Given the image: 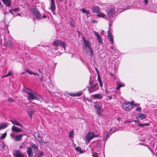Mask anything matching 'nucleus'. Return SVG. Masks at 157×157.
I'll return each instance as SVG.
<instances>
[{
  "label": "nucleus",
  "mask_w": 157,
  "mask_h": 157,
  "mask_svg": "<svg viewBox=\"0 0 157 157\" xmlns=\"http://www.w3.org/2000/svg\"><path fill=\"white\" fill-rule=\"evenodd\" d=\"M25 91L28 95L27 99L29 101L33 100H40L42 99L41 96L38 95L30 89H26Z\"/></svg>",
  "instance_id": "f257e3e1"
},
{
  "label": "nucleus",
  "mask_w": 157,
  "mask_h": 157,
  "mask_svg": "<svg viewBox=\"0 0 157 157\" xmlns=\"http://www.w3.org/2000/svg\"><path fill=\"white\" fill-rule=\"evenodd\" d=\"M84 46L85 47V51L91 57L93 56V50L91 45L88 40H86L85 38L83 39Z\"/></svg>",
  "instance_id": "f03ea898"
},
{
  "label": "nucleus",
  "mask_w": 157,
  "mask_h": 157,
  "mask_svg": "<svg viewBox=\"0 0 157 157\" xmlns=\"http://www.w3.org/2000/svg\"><path fill=\"white\" fill-rule=\"evenodd\" d=\"M38 149V147L37 145H35L33 143L31 144L27 148V152L28 154V155L29 157H31L33 155V152H36Z\"/></svg>",
  "instance_id": "7ed1b4c3"
},
{
  "label": "nucleus",
  "mask_w": 157,
  "mask_h": 157,
  "mask_svg": "<svg viewBox=\"0 0 157 157\" xmlns=\"http://www.w3.org/2000/svg\"><path fill=\"white\" fill-rule=\"evenodd\" d=\"M90 87L88 90L90 93H92L99 89L98 84L94 81H91L89 82Z\"/></svg>",
  "instance_id": "20e7f679"
},
{
  "label": "nucleus",
  "mask_w": 157,
  "mask_h": 157,
  "mask_svg": "<svg viewBox=\"0 0 157 157\" xmlns=\"http://www.w3.org/2000/svg\"><path fill=\"white\" fill-rule=\"evenodd\" d=\"M31 12L34 13L35 16L36 17V19L37 20H39L42 18H45L46 17V16L45 15H44L43 16L41 15L40 12L36 8H33L31 10Z\"/></svg>",
  "instance_id": "39448f33"
},
{
  "label": "nucleus",
  "mask_w": 157,
  "mask_h": 157,
  "mask_svg": "<svg viewBox=\"0 0 157 157\" xmlns=\"http://www.w3.org/2000/svg\"><path fill=\"white\" fill-rule=\"evenodd\" d=\"M53 45L54 46V49L57 50L58 49V46L59 45L61 46L65 50L66 48V44L65 43L59 40H55L53 43Z\"/></svg>",
  "instance_id": "423d86ee"
},
{
  "label": "nucleus",
  "mask_w": 157,
  "mask_h": 157,
  "mask_svg": "<svg viewBox=\"0 0 157 157\" xmlns=\"http://www.w3.org/2000/svg\"><path fill=\"white\" fill-rule=\"evenodd\" d=\"M132 103V101L131 103L127 101L124 102L122 104V107L126 111L130 110L133 107Z\"/></svg>",
  "instance_id": "0eeeda50"
},
{
  "label": "nucleus",
  "mask_w": 157,
  "mask_h": 157,
  "mask_svg": "<svg viewBox=\"0 0 157 157\" xmlns=\"http://www.w3.org/2000/svg\"><path fill=\"white\" fill-rule=\"evenodd\" d=\"M115 8L113 6H111L108 10H106V12L109 18L114 17L115 15Z\"/></svg>",
  "instance_id": "6e6552de"
},
{
  "label": "nucleus",
  "mask_w": 157,
  "mask_h": 157,
  "mask_svg": "<svg viewBox=\"0 0 157 157\" xmlns=\"http://www.w3.org/2000/svg\"><path fill=\"white\" fill-rule=\"evenodd\" d=\"M98 136L97 135H94L93 132H89L85 136L86 141V142L89 143L93 138L97 137Z\"/></svg>",
  "instance_id": "1a4fd4ad"
},
{
  "label": "nucleus",
  "mask_w": 157,
  "mask_h": 157,
  "mask_svg": "<svg viewBox=\"0 0 157 157\" xmlns=\"http://www.w3.org/2000/svg\"><path fill=\"white\" fill-rule=\"evenodd\" d=\"M50 9L52 10V13L55 14V10H56V6L54 0H51L50 3Z\"/></svg>",
  "instance_id": "9d476101"
},
{
  "label": "nucleus",
  "mask_w": 157,
  "mask_h": 157,
  "mask_svg": "<svg viewBox=\"0 0 157 157\" xmlns=\"http://www.w3.org/2000/svg\"><path fill=\"white\" fill-rule=\"evenodd\" d=\"M94 107L96 109L98 114L100 116L101 112L102 111L101 106L98 104L94 105Z\"/></svg>",
  "instance_id": "9b49d317"
},
{
  "label": "nucleus",
  "mask_w": 157,
  "mask_h": 157,
  "mask_svg": "<svg viewBox=\"0 0 157 157\" xmlns=\"http://www.w3.org/2000/svg\"><path fill=\"white\" fill-rule=\"evenodd\" d=\"M14 155L16 157H23L24 154L21 153L19 150H15L14 152Z\"/></svg>",
  "instance_id": "f8f14e48"
},
{
  "label": "nucleus",
  "mask_w": 157,
  "mask_h": 157,
  "mask_svg": "<svg viewBox=\"0 0 157 157\" xmlns=\"http://www.w3.org/2000/svg\"><path fill=\"white\" fill-rule=\"evenodd\" d=\"M94 33L97 37V40L99 44H102V41L100 35L98 33L95 31L94 32Z\"/></svg>",
  "instance_id": "ddd939ff"
},
{
  "label": "nucleus",
  "mask_w": 157,
  "mask_h": 157,
  "mask_svg": "<svg viewBox=\"0 0 157 157\" xmlns=\"http://www.w3.org/2000/svg\"><path fill=\"white\" fill-rule=\"evenodd\" d=\"M97 16L98 17L104 18L107 20H109V17H107L105 14L101 12H99L97 14Z\"/></svg>",
  "instance_id": "4468645a"
},
{
  "label": "nucleus",
  "mask_w": 157,
  "mask_h": 157,
  "mask_svg": "<svg viewBox=\"0 0 157 157\" xmlns=\"http://www.w3.org/2000/svg\"><path fill=\"white\" fill-rule=\"evenodd\" d=\"M24 134L16 135L14 136V140L16 141H20L21 140L22 136Z\"/></svg>",
  "instance_id": "2eb2a0df"
},
{
  "label": "nucleus",
  "mask_w": 157,
  "mask_h": 157,
  "mask_svg": "<svg viewBox=\"0 0 157 157\" xmlns=\"http://www.w3.org/2000/svg\"><path fill=\"white\" fill-rule=\"evenodd\" d=\"M10 121L14 124H15L17 126H20L21 128H22L23 127V125L16 120H10Z\"/></svg>",
  "instance_id": "dca6fc26"
},
{
  "label": "nucleus",
  "mask_w": 157,
  "mask_h": 157,
  "mask_svg": "<svg viewBox=\"0 0 157 157\" xmlns=\"http://www.w3.org/2000/svg\"><path fill=\"white\" fill-rule=\"evenodd\" d=\"M93 97L95 99H100L103 98L102 95L100 94H94Z\"/></svg>",
  "instance_id": "f3484780"
},
{
  "label": "nucleus",
  "mask_w": 157,
  "mask_h": 157,
  "mask_svg": "<svg viewBox=\"0 0 157 157\" xmlns=\"http://www.w3.org/2000/svg\"><path fill=\"white\" fill-rule=\"evenodd\" d=\"M108 38H109L112 43H113V37L112 35L110 30H109L108 31Z\"/></svg>",
  "instance_id": "a211bd4d"
},
{
  "label": "nucleus",
  "mask_w": 157,
  "mask_h": 157,
  "mask_svg": "<svg viewBox=\"0 0 157 157\" xmlns=\"http://www.w3.org/2000/svg\"><path fill=\"white\" fill-rule=\"evenodd\" d=\"M12 130L13 131L17 132H21V130L14 126H13L12 128Z\"/></svg>",
  "instance_id": "6ab92c4d"
},
{
  "label": "nucleus",
  "mask_w": 157,
  "mask_h": 157,
  "mask_svg": "<svg viewBox=\"0 0 157 157\" xmlns=\"http://www.w3.org/2000/svg\"><path fill=\"white\" fill-rule=\"evenodd\" d=\"M34 113V110L31 109H29L27 110V113L29 116L32 118Z\"/></svg>",
  "instance_id": "aec40b11"
},
{
  "label": "nucleus",
  "mask_w": 157,
  "mask_h": 157,
  "mask_svg": "<svg viewBox=\"0 0 157 157\" xmlns=\"http://www.w3.org/2000/svg\"><path fill=\"white\" fill-rule=\"evenodd\" d=\"M2 2L8 7H10L11 5V2L10 0H2Z\"/></svg>",
  "instance_id": "412c9836"
},
{
  "label": "nucleus",
  "mask_w": 157,
  "mask_h": 157,
  "mask_svg": "<svg viewBox=\"0 0 157 157\" xmlns=\"http://www.w3.org/2000/svg\"><path fill=\"white\" fill-rule=\"evenodd\" d=\"M43 155V152L42 151H38L36 152L35 155V157H41Z\"/></svg>",
  "instance_id": "4be33fe9"
},
{
  "label": "nucleus",
  "mask_w": 157,
  "mask_h": 157,
  "mask_svg": "<svg viewBox=\"0 0 157 157\" xmlns=\"http://www.w3.org/2000/svg\"><path fill=\"white\" fill-rule=\"evenodd\" d=\"M8 126V124L6 123H0V130L6 128Z\"/></svg>",
  "instance_id": "5701e85b"
},
{
  "label": "nucleus",
  "mask_w": 157,
  "mask_h": 157,
  "mask_svg": "<svg viewBox=\"0 0 157 157\" xmlns=\"http://www.w3.org/2000/svg\"><path fill=\"white\" fill-rule=\"evenodd\" d=\"M92 9L94 13H98L99 11V8L98 7L93 6L92 7Z\"/></svg>",
  "instance_id": "b1692460"
},
{
  "label": "nucleus",
  "mask_w": 157,
  "mask_h": 157,
  "mask_svg": "<svg viewBox=\"0 0 157 157\" xmlns=\"http://www.w3.org/2000/svg\"><path fill=\"white\" fill-rule=\"evenodd\" d=\"M4 45L10 48L12 47V43L10 41H9L8 42H5Z\"/></svg>",
  "instance_id": "393cba45"
},
{
  "label": "nucleus",
  "mask_w": 157,
  "mask_h": 157,
  "mask_svg": "<svg viewBox=\"0 0 157 157\" xmlns=\"http://www.w3.org/2000/svg\"><path fill=\"white\" fill-rule=\"evenodd\" d=\"M25 71L30 75H35L39 76V75L38 73L33 72L29 70H25Z\"/></svg>",
  "instance_id": "a878e982"
},
{
  "label": "nucleus",
  "mask_w": 157,
  "mask_h": 157,
  "mask_svg": "<svg viewBox=\"0 0 157 157\" xmlns=\"http://www.w3.org/2000/svg\"><path fill=\"white\" fill-rule=\"evenodd\" d=\"M13 71H9V73L7 74L6 75H3L2 77V78H5L6 77H9L10 76H11L13 75Z\"/></svg>",
  "instance_id": "bb28decb"
},
{
  "label": "nucleus",
  "mask_w": 157,
  "mask_h": 157,
  "mask_svg": "<svg viewBox=\"0 0 157 157\" xmlns=\"http://www.w3.org/2000/svg\"><path fill=\"white\" fill-rule=\"evenodd\" d=\"M5 147L4 143L2 141H0V150H2Z\"/></svg>",
  "instance_id": "cd10ccee"
},
{
  "label": "nucleus",
  "mask_w": 157,
  "mask_h": 157,
  "mask_svg": "<svg viewBox=\"0 0 157 157\" xmlns=\"http://www.w3.org/2000/svg\"><path fill=\"white\" fill-rule=\"evenodd\" d=\"M82 94V93L81 92H80L78 93L75 94H70V95H71V96H73L74 97L75 96H77L78 97L81 95Z\"/></svg>",
  "instance_id": "c85d7f7f"
},
{
  "label": "nucleus",
  "mask_w": 157,
  "mask_h": 157,
  "mask_svg": "<svg viewBox=\"0 0 157 157\" xmlns=\"http://www.w3.org/2000/svg\"><path fill=\"white\" fill-rule=\"evenodd\" d=\"M146 114L143 113H140V120L146 118Z\"/></svg>",
  "instance_id": "c756f323"
},
{
  "label": "nucleus",
  "mask_w": 157,
  "mask_h": 157,
  "mask_svg": "<svg viewBox=\"0 0 157 157\" xmlns=\"http://www.w3.org/2000/svg\"><path fill=\"white\" fill-rule=\"evenodd\" d=\"M149 125V124L148 123H146L145 124H141L138 123V124H137V126H139L140 127H144V126H148Z\"/></svg>",
  "instance_id": "7c9ffc66"
},
{
  "label": "nucleus",
  "mask_w": 157,
  "mask_h": 157,
  "mask_svg": "<svg viewBox=\"0 0 157 157\" xmlns=\"http://www.w3.org/2000/svg\"><path fill=\"white\" fill-rule=\"evenodd\" d=\"M124 86V83H118L117 85V86L116 87L117 90H118L121 87H123Z\"/></svg>",
  "instance_id": "2f4dec72"
},
{
  "label": "nucleus",
  "mask_w": 157,
  "mask_h": 157,
  "mask_svg": "<svg viewBox=\"0 0 157 157\" xmlns=\"http://www.w3.org/2000/svg\"><path fill=\"white\" fill-rule=\"evenodd\" d=\"M81 10L83 13H85L86 14H89V12L84 8L81 9Z\"/></svg>",
  "instance_id": "473e14b6"
},
{
  "label": "nucleus",
  "mask_w": 157,
  "mask_h": 157,
  "mask_svg": "<svg viewBox=\"0 0 157 157\" xmlns=\"http://www.w3.org/2000/svg\"><path fill=\"white\" fill-rule=\"evenodd\" d=\"M74 131L72 130L71 132H70L69 133V137H73L74 136Z\"/></svg>",
  "instance_id": "72a5a7b5"
},
{
  "label": "nucleus",
  "mask_w": 157,
  "mask_h": 157,
  "mask_svg": "<svg viewBox=\"0 0 157 157\" xmlns=\"http://www.w3.org/2000/svg\"><path fill=\"white\" fill-rule=\"evenodd\" d=\"M98 81L99 82V84H100V86L101 87H102V82L101 80V78H100V77L99 75H98Z\"/></svg>",
  "instance_id": "f704fd0d"
},
{
  "label": "nucleus",
  "mask_w": 157,
  "mask_h": 157,
  "mask_svg": "<svg viewBox=\"0 0 157 157\" xmlns=\"http://www.w3.org/2000/svg\"><path fill=\"white\" fill-rule=\"evenodd\" d=\"M75 150L76 151L79 152L80 153H82L84 152L82 150L81 148L79 147H76Z\"/></svg>",
  "instance_id": "c9c22d12"
},
{
  "label": "nucleus",
  "mask_w": 157,
  "mask_h": 157,
  "mask_svg": "<svg viewBox=\"0 0 157 157\" xmlns=\"http://www.w3.org/2000/svg\"><path fill=\"white\" fill-rule=\"evenodd\" d=\"M6 132H5L4 134H2L1 135V136L0 137L1 139H4L5 138V137H6Z\"/></svg>",
  "instance_id": "e433bc0d"
},
{
  "label": "nucleus",
  "mask_w": 157,
  "mask_h": 157,
  "mask_svg": "<svg viewBox=\"0 0 157 157\" xmlns=\"http://www.w3.org/2000/svg\"><path fill=\"white\" fill-rule=\"evenodd\" d=\"M109 136H108V133H107L106 134V136H104L103 137V139L104 140L105 142V141L107 139V138H108Z\"/></svg>",
  "instance_id": "4c0bfd02"
},
{
  "label": "nucleus",
  "mask_w": 157,
  "mask_h": 157,
  "mask_svg": "<svg viewBox=\"0 0 157 157\" xmlns=\"http://www.w3.org/2000/svg\"><path fill=\"white\" fill-rule=\"evenodd\" d=\"M92 156L93 157H98V154L96 152H93Z\"/></svg>",
  "instance_id": "58836bf2"
},
{
  "label": "nucleus",
  "mask_w": 157,
  "mask_h": 157,
  "mask_svg": "<svg viewBox=\"0 0 157 157\" xmlns=\"http://www.w3.org/2000/svg\"><path fill=\"white\" fill-rule=\"evenodd\" d=\"M8 101L10 102H13L14 101V100L11 98H8Z\"/></svg>",
  "instance_id": "ea45409f"
},
{
  "label": "nucleus",
  "mask_w": 157,
  "mask_h": 157,
  "mask_svg": "<svg viewBox=\"0 0 157 157\" xmlns=\"http://www.w3.org/2000/svg\"><path fill=\"white\" fill-rule=\"evenodd\" d=\"M136 110L137 111H138L141 112V108L140 107H138L136 108Z\"/></svg>",
  "instance_id": "a19ab883"
},
{
  "label": "nucleus",
  "mask_w": 157,
  "mask_h": 157,
  "mask_svg": "<svg viewBox=\"0 0 157 157\" xmlns=\"http://www.w3.org/2000/svg\"><path fill=\"white\" fill-rule=\"evenodd\" d=\"M109 21V30H110V27L112 25V22H110V21H109V20H108Z\"/></svg>",
  "instance_id": "79ce46f5"
},
{
  "label": "nucleus",
  "mask_w": 157,
  "mask_h": 157,
  "mask_svg": "<svg viewBox=\"0 0 157 157\" xmlns=\"http://www.w3.org/2000/svg\"><path fill=\"white\" fill-rule=\"evenodd\" d=\"M135 117L137 119H140V113L136 114Z\"/></svg>",
  "instance_id": "37998d69"
},
{
  "label": "nucleus",
  "mask_w": 157,
  "mask_h": 157,
  "mask_svg": "<svg viewBox=\"0 0 157 157\" xmlns=\"http://www.w3.org/2000/svg\"><path fill=\"white\" fill-rule=\"evenodd\" d=\"M132 121L135 122L136 123H137L138 124V123H139L140 122L139 120H132Z\"/></svg>",
  "instance_id": "c03bdc74"
},
{
  "label": "nucleus",
  "mask_w": 157,
  "mask_h": 157,
  "mask_svg": "<svg viewBox=\"0 0 157 157\" xmlns=\"http://www.w3.org/2000/svg\"><path fill=\"white\" fill-rule=\"evenodd\" d=\"M92 23H97L98 22V21L97 20H94L92 21Z\"/></svg>",
  "instance_id": "a18cd8bd"
},
{
  "label": "nucleus",
  "mask_w": 157,
  "mask_h": 157,
  "mask_svg": "<svg viewBox=\"0 0 157 157\" xmlns=\"http://www.w3.org/2000/svg\"><path fill=\"white\" fill-rule=\"evenodd\" d=\"M74 23V21L73 20H72L71 21V25L72 26H74V25L73 24Z\"/></svg>",
  "instance_id": "49530a36"
},
{
  "label": "nucleus",
  "mask_w": 157,
  "mask_h": 157,
  "mask_svg": "<svg viewBox=\"0 0 157 157\" xmlns=\"http://www.w3.org/2000/svg\"><path fill=\"white\" fill-rule=\"evenodd\" d=\"M10 136L13 139H14V134H13V133L11 134Z\"/></svg>",
  "instance_id": "de8ad7c7"
},
{
  "label": "nucleus",
  "mask_w": 157,
  "mask_h": 157,
  "mask_svg": "<svg viewBox=\"0 0 157 157\" xmlns=\"http://www.w3.org/2000/svg\"><path fill=\"white\" fill-rule=\"evenodd\" d=\"M13 11L14 12H17L18 11L19 9L18 8H15L14 9H12Z\"/></svg>",
  "instance_id": "09e8293b"
},
{
  "label": "nucleus",
  "mask_w": 157,
  "mask_h": 157,
  "mask_svg": "<svg viewBox=\"0 0 157 157\" xmlns=\"http://www.w3.org/2000/svg\"><path fill=\"white\" fill-rule=\"evenodd\" d=\"M132 122V121H128V120H126L125 121V123H129V122Z\"/></svg>",
  "instance_id": "8fccbe9b"
},
{
  "label": "nucleus",
  "mask_w": 157,
  "mask_h": 157,
  "mask_svg": "<svg viewBox=\"0 0 157 157\" xmlns=\"http://www.w3.org/2000/svg\"><path fill=\"white\" fill-rule=\"evenodd\" d=\"M148 0H144V2L145 4H148Z\"/></svg>",
  "instance_id": "3c124183"
},
{
  "label": "nucleus",
  "mask_w": 157,
  "mask_h": 157,
  "mask_svg": "<svg viewBox=\"0 0 157 157\" xmlns=\"http://www.w3.org/2000/svg\"><path fill=\"white\" fill-rule=\"evenodd\" d=\"M132 104L134 105L135 106H138L140 105V104H134L133 102L132 103Z\"/></svg>",
  "instance_id": "603ef678"
},
{
  "label": "nucleus",
  "mask_w": 157,
  "mask_h": 157,
  "mask_svg": "<svg viewBox=\"0 0 157 157\" xmlns=\"http://www.w3.org/2000/svg\"><path fill=\"white\" fill-rule=\"evenodd\" d=\"M13 11V10H9V12L12 14H13V12H12Z\"/></svg>",
  "instance_id": "864d4df0"
},
{
  "label": "nucleus",
  "mask_w": 157,
  "mask_h": 157,
  "mask_svg": "<svg viewBox=\"0 0 157 157\" xmlns=\"http://www.w3.org/2000/svg\"><path fill=\"white\" fill-rule=\"evenodd\" d=\"M40 79L41 81H43V76H42L41 78H40Z\"/></svg>",
  "instance_id": "5fc2aeb1"
},
{
  "label": "nucleus",
  "mask_w": 157,
  "mask_h": 157,
  "mask_svg": "<svg viewBox=\"0 0 157 157\" xmlns=\"http://www.w3.org/2000/svg\"><path fill=\"white\" fill-rule=\"evenodd\" d=\"M117 119L118 121H119L120 120H121V118L119 117H118L117 118Z\"/></svg>",
  "instance_id": "6e6d98bb"
},
{
  "label": "nucleus",
  "mask_w": 157,
  "mask_h": 157,
  "mask_svg": "<svg viewBox=\"0 0 157 157\" xmlns=\"http://www.w3.org/2000/svg\"><path fill=\"white\" fill-rule=\"evenodd\" d=\"M2 3L1 2H0V8L2 7Z\"/></svg>",
  "instance_id": "4d7b16f0"
},
{
  "label": "nucleus",
  "mask_w": 157,
  "mask_h": 157,
  "mask_svg": "<svg viewBox=\"0 0 157 157\" xmlns=\"http://www.w3.org/2000/svg\"><path fill=\"white\" fill-rule=\"evenodd\" d=\"M23 147L22 146H19V148L20 149H22Z\"/></svg>",
  "instance_id": "13d9d810"
},
{
  "label": "nucleus",
  "mask_w": 157,
  "mask_h": 157,
  "mask_svg": "<svg viewBox=\"0 0 157 157\" xmlns=\"http://www.w3.org/2000/svg\"><path fill=\"white\" fill-rule=\"evenodd\" d=\"M37 71L39 72H40V73L41 72V70L40 69H38L37 70Z\"/></svg>",
  "instance_id": "bf43d9fd"
},
{
  "label": "nucleus",
  "mask_w": 157,
  "mask_h": 157,
  "mask_svg": "<svg viewBox=\"0 0 157 157\" xmlns=\"http://www.w3.org/2000/svg\"><path fill=\"white\" fill-rule=\"evenodd\" d=\"M112 96H110V97H109V100H111L112 99Z\"/></svg>",
  "instance_id": "052dcab7"
},
{
  "label": "nucleus",
  "mask_w": 157,
  "mask_h": 157,
  "mask_svg": "<svg viewBox=\"0 0 157 157\" xmlns=\"http://www.w3.org/2000/svg\"><path fill=\"white\" fill-rule=\"evenodd\" d=\"M17 15L18 16H21V14H20V13H17Z\"/></svg>",
  "instance_id": "680f3d73"
},
{
  "label": "nucleus",
  "mask_w": 157,
  "mask_h": 157,
  "mask_svg": "<svg viewBox=\"0 0 157 157\" xmlns=\"http://www.w3.org/2000/svg\"><path fill=\"white\" fill-rule=\"evenodd\" d=\"M8 25H6L5 26V28H8Z\"/></svg>",
  "instance_id": "e2e57ef3"
},
{
  "label": "nucleus",
  "mask_w": 157,
  "mask_h": 157,
  "mask_svg": "<svg viewBox=\"0 0 157 157\" xmlns=\"http://www.w3.org/2000/svg\"><path fill=\"white\" fill-rule=\"evenodd\" d=\"M112 129H110V130H109V132H111V131H112Z\"/></svg>",
  "instance_id": "0e129e2a"
},
{
  "label": "nucleus",
  "mask_w": 157,
  "mask_h": 157,
  "mask_svg": "<svg viewBox=\"0 0 157 157\" xmlns=\"http://www.w3.org/2000/svg\"><path fill=\"white\" fill-rule=\"evenodd\" d=\"M25 74V73H24V72H22V73H21V75H22V74Z\"/></svg>",
  "instance_id": "69168bd1"
},
{
  "label": "nucleus",
  "mask_w": 157,
  "mask_h": 157,
  "mask_svg": "<svg viewBox=\"0 0 157 157\" xmlns=\"http://www.w3.org/2000/svg\"><path fill=\"white\" fill-rule=\"evenodd\" d=\"M105 91H106V94H107L108 93V92H107V91L106 90H105Z\"/></svg>",
  "instance_id": "338daca9"
},
{
  "label": "nucleus",
  "mask_w": 157,
  "mask_h": 157,
  "mask_svg": "<svg viewBox=\"0 0 157 157\" xmlns=\"http://www.w3.org/2000/svg\"><path fill=\"white\" fill-rule=\"evenodd\" d=\"M96 71H97V72H98V69H97V68H96Z\"/></svg>",
  "instance_id": "774afa93"
}]
</instances>
